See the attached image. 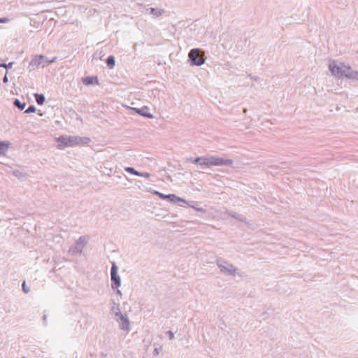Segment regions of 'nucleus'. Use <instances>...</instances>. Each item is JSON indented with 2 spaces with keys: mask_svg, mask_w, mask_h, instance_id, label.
<instances>
[{
  "mask_svg": "<svg viewBox=\"0 0 358 358\" xmlns=\"http://www.w3.org/2000/svg\"><path fill=\"white\" fill-rule=\"evenodd\" d=\"M187 161L190 162H192L193 164H199L200 157H196V158H192V157L187 158Z\"/></svg>",
  "mask_w": 358,
  "mask_h": 358,
  "instance_id": "25",
  "label": "nucleus"
},
{
  "mask_svg": "<svg viewBox=\"0 0 358 358\" xmlns=\"http://www.w3.org/2000/svg\"><path fill=\"white\" fill-rule=\"evenodd\" d=\"M22 287V290L24 291V293H28L29 292V289L27 287L26 283L24 281L23 282Z\"/></svg>",
  "mask_w": 358,
  "mask_h": 358,
  "instance_id": "30",
  "label": "nucleus"
},
{
  "mask_svg": "<svg viewBox=\"0 0 358 358\" xmlns=\"http://www.w3.org/2000/svg\"><path fill=\"white\" fill-rule=\"evenodd\" d=\"M217 265L222 273L233 276L236 275L237 268L232 264L220 258L217 260Z\"/></svg>",
  "mask_w": 358,
  "mask_h": 358,
  "instance_id": "5",
  "label": "nucleus"
},
{
  "mask_svg": "<svg viewBox=\"0 0 358 358\" xmlns=\"http://www.w3.org/2000/svg\"><path fill=\"white\" fill-rule=\"evenodd\" d=\"M210 156V166H231L233 164V160L230 159H224L222 157L209 155Z\"/></svg>",
  "mask_w": 358,
  "mask_h": 358,
  "instance_id": "7",
  "label": "nucleus"
},
{
  "mask_svg": "<svg viewBox=\"0 0 358 358\" xmlns=\"http://www.w3.org/2000/svg\"><path fill=\"white\" fill-rule=\"evenodd\" d=\"M188 57L192 66H201L205 63L204 52L199 48L192 49Z\"/></svg>",
  "mask_w": 358,
  "mask_h": 358,
  "instance_id": "3",
  "label": "nucleus"
},
{
  "mask_svg": "<svg viewBox=\"0 0 358 358\" xmlns=\"http://www.w3.org/2000/svg\"><path fill=\"white\" fill-rule=\"evenodd\" d=\"M117 322L119 323L120 328L122 330L127 331V332L129 331V330H130V322H129V318H128L127 315L124 317H123L122 318H121L120 320V321H117Z\"/></svg>",
  "mask_w": 358,
  "mask_h": 358,
  "instance_id": "8",
  "label": "nucleus"
},
{
  "mask_svg": "<svg viewBox=\"0 0 358 358\" xmlns=\"http://www.w3.org/2000/svg\"><path fill=\"white\" fill-rule=\"evenodd\" d=\"M329 69L331 74L336 77H345L348 79L358 80V71H353L351 66L343 63L338 64L335 61L330 62Z\"/></svg>",
  "mask_w": 358,
  "mask_h": 358,
  "instance_id": "1",
  "label": "nucleus"
},
{
  "mask_svg": "<svg viewBox=\"0 0 358 358\" xmlns=\"http://www.w3.org/2000/svg\"><path fill=\"white\" fill-rule=\"evenodd\" d=\"M167 200L173 203H176L178 201L182 202L184 203H187V201L186 200L180 197H178L176 194H169V196H167Z\"/></svg>",
  "mask_w": 358,
  "mask_h": 358,
  "instance_id": "11",
  "label": "nucleus"
},
{
  "mask_svg": "<svg viewBox=\"0 0 358 358\" xmlns=\"http://www.w3.org/2000/svg\"><path fill=\"white\" fill-rule=\"evenodd\" d=\"M189 207L191 208H193L194 209H196L197 211H199V212H203V210L201 208H196V206H193V205H189Z\"/></svg>",
  "mask_w": 358,
  "mask_h": 358,
  "instance_id": "33",
  "label": "nucleus"
},
{
  "mask_svg": "<svg viewBox=\"0 0 358 358\" xmlns=\"http://www.w3.org/2000/svg\"><path fill=\"white\" fill-rule=\"evenodd\" d=\"M8 78L7 75L6 74V75L4 76V77L3 78V82L4 83H8Z\"/></svg>",
  "mask_w": 358,
  "mask_h": 358,
  "instance_id": "35",
  "label": "nucleus"
},
{
  "mask_svg": "<svg viewBox=\"0 0 358 358\" xmlns=\"http://www.w3.org/2000/svg\"><path fill=\"white\" fill-rule=\"evenodd\" d=\"M149 10H150V14H152V15H154L155 17H159L162 14L164 13V10H163V9L150 8Z\"/></svg>",
  "mask_w": 358,
  "mask_h": 358,
  "instance_id": "13",
  "label": "nucleus"
},
{
  "mask_svg": "<svg viewBox=\"0 0 358 358\" xmlns=\"http://www.w3.org/2000/svg\"><path fill=\"white\" fill-rule=\"evenodd\" d=\"M56 59L57 57H53L52 59H49L48 57L42 55H36L29 63V67L30 68V71L35 68H38L39 66L45 67L47 65L53 63Z\"/></svg>",
  "mask_w": 358,
  "mask_h": 358,
  "instance_id": "4",
  "label": "nucleus"
},
{
  "mask_svg": "<svg viewBox=\"0 0 358 358\" xmlns=\"http://www.w3.org/2000/svg\"><path fill=\"white\" fill-rule=\"evenodd\" d=\"M106 64L109 69H113L115 64V57L110 55L106 59Z\"/></svg>",
  "mask_w": 358,
  "mask_h": 358,
  "instance_id": "15",
  "label": "nucleus"
},
{
  "mask_svg": "<svg viewBox=\"0 0 358 358\" xmlns=\"http://www.w3.org/2000/svg\"><path fill=\"white\" fill-rule=\"evenodd\" d=\"M131 109L133 110H134L136 113L143 116V117H148V118H152L153 117V115L151 114V113H145L144 110L145 109H148L147 107H144V108H131Z\"/></svg>",
  "mask_w": 358,
  "mask_h": 358,
  "instance_id": "10",
  "label": "nucleus"
},
{
  "mask_svg": "<svg viewBox=\"0 0 358 358\" xmlns=\"http://www.w3.org/2000/svg\"><path fill=\"white\" fill-rule=\"evenodd\" d=\"M125 171H127V173H129L131 174H133V175H135V176H138V173L139 171H136L134 168L133 167H126L124 169Z\"/></svg>",
  "mask_w": 358,
  "mask_h": 358,
  "instance_id": "19",
  "label": "nucleus"
},
{
  "mask_svg": "<svg viewBox=\"0 0 358 358\" xmlns=\"http://www.w3.org/2000/svg\"><path fill=\"white\" fill-rule=\"evenodd\" d=\"M13 104L14 106L17 108L18 109H20V110H22L24 109L25 106H26V103L24 102H21L19 99H16L14 100V102H13Z\"/></svg>",
  "mask_w": 358,
  "mask_h": 358,
  "instance_id": "16",
  "label": "nucleus"
},
{
  "mask_svg": "<svg viewBox=\"0 0 358 358\" xmlns=\"http://www.w3.org/2000/svg\"><path fill=\"white\" fill-rule=\"evenodd\" d=\"M23 358H24V357H23Z\"/></svg>",
  "mask_w": 358,
  "mask_h": 358,
  "instance_id": "40",
  "label": "nucleus"
},
{
  "mask_svg": "<svg viewBox=\"0 0 358 358\" xmlns=\"http://www.w3.org/2000/svg\"><path fill=\"white\" fill-rule=\"evenodd\" d=\"M118 275V267L115 264V262L112 264L111 269H110V276Z\"/></svg>",
  "mask_w": 358,
  "mask_h": 358,
  "instance_id": "18",
  "label": "nucleus"
},
{
  "mask_svg": "<svg viewBox=\"0 0 358 358\" xmlns=\"http://www.w3.org/2000/svg\"><path fill=\"white\" fill-rule=\"evenodd\" d=\"M152 193L157 195L162 199H167V196H169V194H164L156 190L153 191Z\"/></svg>",
  "mask_w": 358,
  "mask_h": 358,
  "instance_id": "21",
  "label": "nucleus"
},
{
  "mask_svg": "<svg viewBox=\"0 0 358 358\" xmlns=\"http://www.w3.org/2000/svg\"><path fill=\"white\" fill-rule=\"evenodd\" d=\"M87 242L88 238L86 236H80L78 240L76 241L75 244L69 248V253L71 255L81 253L83 248L87 244Z\"/></svg>",
  "mask_w": 358,
  "mask_h": 358,
  "instance_id": "6",
  "label": "nucleus"
},
{
  "mask_svg": "<svg viewBox=\"0 0 358 358\" xmlns=\"http://www.w3.org/2000/svg\"><path fill=\"white\" fill-rule=\"evenodd\" d=\"M83 83H84L85 85H90V84H92V83H93V77H86V78L83 80Z\"/></svg>",
  "mask_w": 358,
  "mask_h": 358,
  "instance_id": "26",
  "label": "nucleus"
},
{
  "mask_svg": "<svg viewBox=\"0 0 358 358\" xmlns=\"http://www.w3.org/2000/svg\"><path fill=\"white\" fill-rule=\"evenodd\" d=\"M166 334L168 335L170 340H173L174 338V334L172 331H168Z\"/></svg>",
  "mask_w": 358,
  "mask_h": 358,
  "instance_id": "31",
  "label": "nucleus"
},
{
  "mask_svg": "<svg viewBox=\"0 0 358 358\" xmlns=\"http://www.w3.org/2000/svg\"><path fill=\"white\" fill-rule=\"evenodd\" d=\"M110 311L113 314H115L117 312L120 311V306L119 304H117L115 303H113V306L110 308Z\"/></svg>",
  "mask_w": 358,
  "mask_h": 358,
  "instance_id": "20",
  "label": "nucleus"
},
{
  "mask_svg": "<svg viewBox=\"0 0 358 358\" xmlns=\"http://www.w3.org/2000/svg\"><path fill=\"white\" fill-rule=\"evenodd\" d=\"M9 143L6 142L0 141V155H3L8 150Z\"/></svg>",
  "mask_w": 358,
  "mask_h": 358,
  "instance_id": "17",
  "label": "nucleus"
},
{
  "mask_svg": "<svg viewBox=\"0 0 358 358\" xmlns=\"http://www.w3.org/2000/svg\"><path fill=\"white\" fill-rule=\"evenodd\" d=\"M8 22H10V19L8 17L0 18V23H7Z\"/></svg>",
  "mask_w": 358,
  "mask_h": 358,
  "instance_id": "32",
  "label": "nucleus"
},
{
  "mask_svg": "<svg viewBox=\"0 0 358 358\" xmlns=\"http://www.w3.org/2000/svg\"><path fill=\"white\" fill-rule=\"evenodd\" d=\"M56 141L59 143L58 148L63 149L66 147H73L79 144H87L90 139L87 137L62 135L57 138Z\"/></svg>",
  "mask_w": 358,
  "mask_h": 358,
  "instance_id": "2",
  "label": "nucleus"
},
{
  "mask_svg": "<svg viewBox=\"0 0 358 358\" xmlns=\"http://www.w3.org/2000/svg\"><path fill=\"white\" fill-rule=\"evenodd\" d=\"M136 44H134V49L136 50Z\"/></svg>",
  "mask_w": 358,
  "mask_h": 358,
  "instance_id": "38",
  "label": "nucleus"
},
{
  "mask_svg": "<svg viewBox=\"0 0 358 358\" xmlns=\"http://www.w3.org/2000/svg\"><path fill=\"white\" fill-rule=\"evenodd\" d=\"M246 111H247V109H246V108H244L243 112L245 113H246Z\"/></svg>",
  "mask_w": 358,
  "mask_h": 358,
  "instance_id": "39",
  "label": "nucleus"
},
{
  "mask_svg": "<svg viewBox=\"0 0 358 358\" xmlns=\"http://www.w3.org/2000/svg\"><path fill=\"white\" fill-rule=\"evenodd\" d=\"M13 173L15 176H16L18 178H20L22 177V173L18 170H14L13 171Z\"/></svg>",
  "mask_w": 358,
  "mask_h": 358,
  "instance_id": "28",
  "label": "nucleus"
},
{
  "mask_svg": "<svg viewBox=\"0 0 358 358\" xmlns=\"http://www.w3.org/2000/svg\"><path fill=\"white\" fill-rule=\"evenodd\" d=\"M160 350H161V349L155 348L154 350V354L156 355H158L159 354V352H160Z\"/></svg>",
  "mask_w": 358,
  "mask_h": 358,
  "instance_id": "34",
  "label": "nucleus"
},
{
  "mask_svg": "<svg viewBox=\"0 0 358 358\" xmlns=\"http://www.w3.org/2000/svg\"><path fill=\"white\" fill-rule=\"evenodd\" d=\"M35 99L38 105H42L45 101V98L43 94H34Z\"/></svg>",
  "mask_w": 358,
  "mask_h": 358,
  "instance_id": "14",
  "label": "nucleus"
},
{
  "mask_svg": "<svg viewBox=\"0 0 358 358\" xmlns=\"http://www.w3.org/2000/svg\"><path fill=\"white\" fill-rule=\"evenodd\" d=\"M46 317H46V315H44V316H43V320H44V321H45V320H46Z\"/></svg>",
  "mask_w": 358,
  "mask_h": 358,
  "instance_id": "37",
  "label": "nucleus"
},
{
  "mask_svg": "<svg viewBox=\"0 0 358 358\" xmlns=\"http://www.w3.org/2000/svg\"><path fill=\"white\" fill-rule=\"evenodd\" d=\"M111 282H112L111 288L115 290V289H117L121 285L120 276L119 275H115V276H112L111 277Z\"/></svg>",
  "mask_w": 358,
  "mask_h": 358,
  "instance_id": "9",
  "label": "nucleus"
},
{
  "mask_svg": "<svg viewBox=\"0 0 358 358\" xmlns=\"http://www.w3.org/2000/svg\"><path fill=\"white\" fill-rule=\"evenodd\" d=\"M115 289L117 290V294H118L119 296H122V292L118 288Z\"/></svg>",
  "mask_w": 358,
  "mask_h": 358,
  "instance_id": "36",
  "label": "nucleus"
},
{
  "mask_svg": "<svg viewBox=\"0 0 358 358\" xmlns=\"http://www.w3.org/2000/svg\"><path fill=\"white\" fill-rule=\"evenodd\" d=\"M199 165L210 166V156L206 155V156L200 157Z\"/></svg>",
  "mask_w": 358,
  "mask_h": 358,
  "instance_id": "12",
  "label": "nucleus"
},
{
  "mask_svg": "<svg viewBox=\"0 0 358 358\" xmlns=\"http://www.w3.org/2000/svg\"><path fill=\"white\" fill-rule=\"evenodd\" d=\"M138 176H141V177H144V178H149L150 176V174L148 173H141V172H138Z\"/></svg>",
  "mask_w": 358,
  "mask_h": 358,
  "instance_id": "29",
  "label": "nucleus"
},
{
  "mask_svg": "<svg viewBox=\"0 0 358 358\" xmlns=\"http://www.w3.org/2000/svg\"><path fill=\"white\" fill-rule=\"evenodd\" d=\"M229 215L238 220H241V221H243V220H244L243 216L240 214L229 213Z\"/></svg>",
  "mask_w": 358,
  "mask_h": 358,
  "instance_id": "22",
  "label": "nucleus"
},
{
  "mask_svg": "<svg viewBox=\"0 0 358 358\" xmlns=\"http://www.w3.org/2000/svg\"><path fill=\"white\" fill-rule=\"evenodd\" d=\"M36 107L33 105L29 106L27 109L24 111L25 113H31L36 112Z\"/></svg>",
  "mask_w": 358,
  "mask_h": 358,
  "instance_id": "24",
  "label": "nucleus"
},
{
  "mask_svg": "<svg viewBox=\"0 0 358 358\" xmlns=\"http://www.w3.org/2000/svg\"><path fill=\"white\" fill-rule=\"evenodd\" d=\"M115 317V320L116 321H120V320L121 318H122L123 317H124L126 315H123L121 311H119L117 312V313L114 314Z\"/></svg>",
  "mask_w": 358,
  "mask_h": 358,
  "instance_id": "27",
  "label": "nucleus"
},
{
  "mask_svg": "<svg viewBox=\"0 0 358 358\" xmlns=\"http://www.w3.org/2000/svg\"><path fill=\"white\" fill-rule=\"evenodd\" d=\"M13 64H14V62H9L8 64L1 63L0 67L5 68L8 70V69H10L13 66Z\"/></svg>",
  "mask_w": 358,
  "mask_h": 358,
  "instance_id": "23",
  "label": "nucleus"
}]
</instances>
